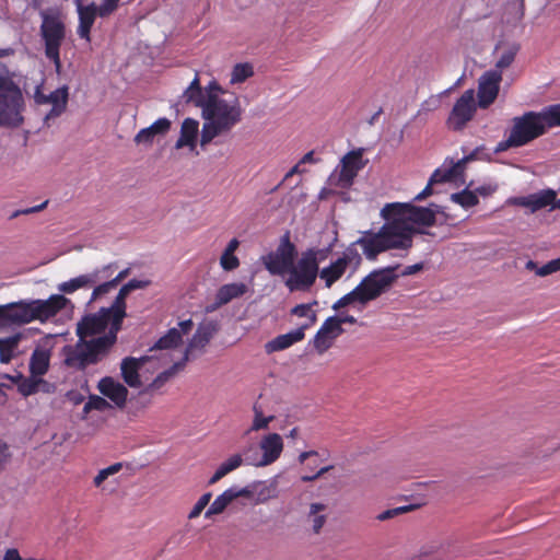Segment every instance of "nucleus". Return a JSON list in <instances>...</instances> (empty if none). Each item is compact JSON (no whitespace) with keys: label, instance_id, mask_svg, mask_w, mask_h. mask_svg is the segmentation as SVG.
<instances>
[{"label":"nucleus","instance_id":"f257e3e1","mask_svg":"<svg viewBox=\"0 0 560 560\" xmlns=\"http://www.w3.org/2000/svg\"><path fill=\"white\" fill-rule=\"evenodd\" d=\"M317 252L305 250L298 258V249L291 242L290 232H285L275 250L261 256L265 269L283 280L289 292H308L317 279Z\"/></svg>","mask_w":560,"mask_h":560},{"label":"nucleus","instance_id":"f03ea898","mask_svg":"<svg viewBox=\"0 0 560 560\" xmlns=\"http://www.w3.org/2000/svg\"><path fill=\"white\" fill-rule=\"evenodd\" d=\"M242 116L243 108L236 96L225 100L210 92L202 110L205 122L201 128L200 145L205 148L214 138L229 133L242 120Z\"/></svg>","mask_w":560,"mask_h":560},{"label":"nucleus","instance_id":"7ed1b4c3","mask_svg":"<svg viewBox=\"0 0 560 560\" xmlns=\"http://www.w3.org/2000/svg\"><path fill=\"white\" fill-rule=\"evenodd\" d=\"M67 303V298L54 294L47 300H21L0 305V328L22 326L34 320L45 323L65 308Z\"/></svg>","mask_w":560,"mask_h":560},{"label":"nucleus","instance_id":"20e7f679","mask_svg":"<svg viewBox=\"0 0 560 560\" xmlns=\"http://www.w3.org/2000/svg\"><path fill=\"white\" fill-rule=\"evenodd\" d=\"M361 246L368 260L374 261L381 253L392 248L408 249L412 246L411 230L402 220H386L378 232L364 231L354 242Z\"/></svg>","mask_w":560,"mask_h":560},{"label":"nucleus","instance_id":"39448f33","mask_svg":"<svg viewBox=\"0 0 560 560\" xmlns=\"http://www.w3.org/2000/svg\"><path fill=\"white\" fill-rule=\"evenodd\" d=\"M13 52L11 48L0 49V58ZM23 94L8 69L0 73V126L18 127L23 122Z\"/></svg>","mask_w":560,"mask_h":560},{"label":"nucleus","instance_id":"423d86ee","mask_svg":"<svg viewBox=\"0 0 560 560\" xmlns=\"http://www.w3.org/2000/svg\"><path fill=\"white\" fill-rule=\"evenodd\" d=\"M113 337L92 338L90 340L79 338L73 346H65L62 349L65 364L78 371H84L88 366L97 364L110 352Z\"/></svg>","mask_w":560,"mask_h":560},{"label":"nucleus","instance_id":"0eeeda50","mask_svg":"<svg viewBox=\"0 0 560 560\" xmlns=\"http://www.w3.org/2000/svg\"><path fill=\"white\" fill-rule=\"evenodd\" d=\"M545 128L537 112H526L512 119L509 137L500 141L495 152L520 148L545 135Z\"/></svg>","mask_w":560,"mask_h":560},{"label":"nucleus","instance_id":"6e6552de","mask_svg":"<svg viewBox=\"0 0 560 560\" xmlns=\"http://www.w3.org/2000/svg\"><path fill=\"white\" fill-rule=\"evenodd\" d=\"M386 220H402L411 230V236L416 233L430 234L422 229H415L412 224L433 226L436 221V211L429 207H419L411 203H388L382 210Z\"/></svg>","mask_w":560,"mask_h":560},{"label":"nucleus","instance_id":"1a4fd4ad","mask_svg":"<svg viewBox=\"0 0 560 560\" xmlns=\"http://www.w3.org/2000/svg\"><path fill=\"white\" fill-rule=\"evenodd\" d=\"M114 318L102 307L94 314L83 316L77 325L78 338L90 340L92 338H108L113 337L110 349L117 342V335L120 330L114 331Z\"/></svg>","mask_w":560,"mask_h":560},{"label":"nucleus","instance_id":"9d476101","mask_svg":"<svg viewBox=\"0 0 560 560\" xmlns=\"http://www.w3.org/2000/svg\"><path fill=\"white\" fill-rule=\"evenodd\" d=\"M398 268L399 265L388 266L375 269L365 276L357 285L362 298V304L376 300L389 290L399 276L396 273Z\"/></svg>","mask_w":560,"mask_h":560},{"label":"nucleus","instance_id":"9b49d317","mask_svg":"<svg viewBox=\"0 0 560 560\" xmlns=\"http://www.w3.org/2000/svg\"><path fill=\"white\" fill-rule=\"evenodd\" d=\"M40 36L45 44V56L54 62L56 71L61 69L60 47L66 37V26L57 18L45 15L40 25Z\"/></svg>","mask_w":560,"mask_h":560},{"label":"nucleus","instance_id":"f8f14e48","mask_svg":"<svg viewBox=\"0 0 560 560\" xmlns=\"http://www.w3.org/2000/svg\"><path fill=\"white\" fill-rule=\"evenodd\" d=\"M363 149H355L345 154L340 161V172L338 176L331 174L328 183L339 188H350L359 172L364 168L366 162L363 161Z\"/></svg>","mask_w":560,"mask_h":560},{"label":"nucleus","instance_id":"ddd939ff","mask_svg":"<svg viewBox=\"0 0 560 560\" xmlns=\"http://www.w3.org/2000/svg\"><path fill=\"white\" fill-rule=\"evenodd\" d=\"M477 110L474 90H466L460 97L455 102L446 125L454 131H459L465 128L470 121Z\"/></svg>","mask_w":560,"mask_h":560},{"label":"nucleus","instance_id":"4468645a","mask_svg":"<svg viewBox=\"0 0 560 560\" xmlns=\"http://www.w3.org/2000/svg\"><path fill=\"white\" fill-rule=\"evenodd\" d=\"M283 440L278 433H268L264 435L259 442L261 456L259 458L247 457V465L255 467H265L273 464L279 459L283 452Z\"/></svg>","mask_w":560,"mask_h":560},{"label":"nucleus","instance_id":"2eb2a0df","mask_svg":"<svg viewBox=\"0 0 560 560\" xmlns=\"http://www.w3.org/2000/svg\"><path fill=\"white\" fill-rule=\"evenodd\" d=\"M343 328L339 326L336 316L325 319L320 328L317 330L313 339V346L318 354L325 353L334 341L343 334Z\"/></svg>","mask_w":560,"mask_h":560},{"label":"nucleus","instance_id":"dca6fc26","mask_svg":"<svg viewBox=\"0 0 560 560\" xmlns=\"http://www.w3.org/2000/svg\"><path fill=\"white\" fill-rule=\"evenodd\" d=\"M501 79V74L493 71L481 77L478 88L479 107L488 108L495 101Z\"/></svg>","mask_w":560,"mask_h":560},{"label":"nucleus","instance_id":"f3484780","mask_svg":"<svg viewBox=\"0 0 560 560\" xmlns=\"http://www.w3.org/2000/svg\"><path fill=\"white\" fill-rule=\"evenodd\" d=\"M248 287L243 282L223 284L217 291L214 302L206 307V312L212 313L232 300L243 296Z\"/></svg>","mask_w":560,"mask_h":560},{"label":"nucleus","instance_id":"a211bd4d","mask_svg":"<svg viewBox=\"0 0 560 560\" xmlns=\"http://www.w3.org/2000/svg\"><path fill=\"white\" fill-rule=\"evenodd\" d=\"M100 393L110 399L116 407L124 408L128 398V389L110 376L103 377L97 385Z\"/></svg>","mask_w":560,"mask_h":560},{"label":"nucleus","instance_id":"6ab92c4d","mask_svg":"<svg viewBox=\"0 0 560 560\" xmlns=\"http://www.w3.org/2000/svg\"><path fill=\"white\" fill-rule=\"evenodd\" d=\"M240 497L252 498L253 491L248 487L242 489H226L223 493L214 499L209 509L206 511L205 516L210 517L212 515L221 514L232 501Z\"/></svg>","mask_w":560,"mask_h":560},{"label":"nucleus","instance_id":"aec40b11","mask_svg":"<svg viewBox=\"0 0 560 560\" xmlns=\"http://www.w3.org/2000/svg\"><path fill=\"white\" fill-rule=\"evenodd\" d=\"M147 357H127L122 359L120 364L121 377L128 386L133 388L141 386L142 383L140 380L139 371L147 363Z\"/></svg>","mask_w":560,"mask_h":560},{"label":"nucleus","instance_id":"412c9836","mask_svg":"<svg viewBox=\"0 0 560 560\" xmlns=\"http://www.w3.org/2000/svg\"><path fill=\"white\" fill-rule=\"evenodd\" d=\"M215 331L217 327L213 323L200 324L191 339L188 341L184 357H187L189 359V354L192 351H202L210 342Z\"/></svg>","mask_w":560,"mask_h":560},{"label":"nucleus","instance_id":"4be33fe9","mask_svg":"<svg viewBox=\"0 0 560 560\" xmlns=\"http://www.w3.org/2000/svg\"><path fill=\"white\" fill-rule=\"evenodd\" d=\"M78 14H79V26L77 33L80 38L85 39L88 43L91 42V28L96 19V4L91 3L83 5L80 1L78 2Z\"/></svg>","mask_w":560,"mask_h":560},{"label":"nucleus","instance_id":"5701e85b","mask_svg":"<svg viewBox=\"0 0 560 560\" xmlns=\"http://www.w3.org/2000/svg\"><path fill=\"white\" fill-rule=\"evenodd\" d=\"M556 198V191L552 189H545L538 192L521 197L517 201L520 206L528 208L532 212L541 210L548 206H552Z\"/></svg>","mask_w":560,"mask_h":560},{"label":"nucleus","instance_id":"b1692460","mask_svg":"<svg viewBox=\"0 0 560 560\" xmlns=\"http://www.w3.org/2000/svg\"><path fill=\"white\" fill-rule=\"evenodd\" d=\"M304 337H305V332H303L302 329L296 328L294 330H291L283 335H279V336L275 337L273 339L269 340L265 345V350L267 353L282 351V350L290 348L294 343L302 341L304 339Z\"/></svg>","mask_w":560,"mask_h":560},{"label":"nucleus","instance_id":"393cba45","mask_svg":"<svg viewBox=\"0 0 560 560\" xmlns=\"http://www.w3.org/2000/svg\"><path fill=\"white\" fill-rule=\"evenodd\" d=\"M171 129V120L168 118H159L155 120L151 126L141 129L136 136H135V142L137 144L144 143V144H151L154 140L155 136H163L168 132Z\"/></svg>","mask_w":560,"mask_h":560},{"label":"nucleus","instance_id":"a878e982","mask_svg":"<svg viewBox=\"0 0 560 560\" xmlns=\"http://www.w3.org/2000/svg\"><path fill=\"white\" fill-rule=\"evenodd\" d=\"M101 270H95L91 273L80 275L69 281L62 282L58 285L60 292L70 294L82 288H91L98 281Z\"/></svg>","mask_w":560,"mask_h":560},{"label":"nucleus","instance_id":"bb28decb","mask_svg":"<svg viewBox=\"0 0 560 560\" xmlns=\"http://www.w3.org/2000/svg\"><path fill=\"white\" fill-rule=\"evenodd\" d=\"M347 262L345 259H336L331 261L327 267L318 270L317 277L324 282L326 288H330L336 283L347 271Z\"/></svg>","mask_w":560,"mask_h":560},{"label":"nucleus","instance_id":"cd10ccee","mask_svg":"<svg viewBox=\"0 0 560 560\" xmlns=\"http://www.w3.org/2000/svg\"><path fill=\"white\" fill-rule=\"evenodd\" d=\"M199 122L192 118H186L180 127V135L175 143L176 149L184 147H190L191 149L196 145L198 136Z\"/></svg>","mask_w":560,"mask_h":560},{"label":"nucleus","instance_id":"c85d7f7f","mask_svg":"<svg viewBox=\"0 0 560 560\" xmlns=\"http://www.w3.org/2000/svg\"><path fill=\"white\" fill-rule=\"evenodd\" d=\"M68 91V86H62L48 95V103L52 104V107L45 116L46 121L59 117L66 110L69 96Z\"/></svg>","mask_w":560,"mask_h":560},{"label":"nucleus","instance_id":"c756f323","mask_svg":"<svg viewBox=\"0 0 560 560\" xmlns=\"http://www.w3.org/2000/svg\"><path fill=\"white\" fill-rule=\"evenodd\" d=\"M128 292L121 287L113 304L109 307H105L114 318V331L121 330L124 318L126 317V299Z\"/></svg>","mask_w":560,"mask_h":560},{"label":"nucleus","instance_id":"7c9ffc66","mask_svg":"<svg viewBox=\"0 0 560 560\" xmlns=\"http://www.w3.org/2000/svg\"><path fill=\"white\" fill-rule=\"evenodd\" d=\"M50 352L46 349L36 348L30 359V372L32 376L40 377L49 369Z\"/></svg>","mask_w":560,"mask_h":560},{"label":"nucleus","instance_id":"2f4dec72","mask_svg":"<svg viewBox=\"0 0 560 560\" xmlns=\"http://www.w3.org/2000/svg\"><path fill=\"white\" fill-rule=\"evenodd\" d=\"M327 505L324 503L315 502L311 503L310 511L307 513V522L311 524V528L314 534H319L327 522V515L325 514Z\"/></svg>","mask_w":560,"mask_h":560},{"label":"nucleus","instance_id":"473e14b6","mask_svg":"<svg viewBox=\"0 0 560 560\" xmlns=\"http://www.w3.org/2000/svg\"><path fill=\"white\" fill-rule=\"evenodd\" d=\"M22 339L21 334H15L5 338H0V362L9 363L13 357L14 352L19 347V343Z\"/></svg>","mask_w":560,"mask_h":560},{"label":"nucleus","instance_id":"72a5a7b5","mask_svg":"<svg viewBox=\"0 0 560 560\" xmlns=\"http://www.w3.org/2000/svg\"><path fill=\"white\" fill-rule=\"evenodd\" d=\"M314 305H317V301L307 304H298L290 311L291 315L307 318V322L298 328L302 329L303 332H305L306 329L311 328L317 320L316 313L312 310Z\"/></svg>","mask_w":560,"mask_h":560},{"label":"nucleus","instance_id":"f704fd0d","mask_svg":"<svg viewBox=\"0 0 560 560\" xmlns=\"http://www.w3.org/2000/svg\"><path fill=\"white\" fill-rule=\"evenodd\" d=\"M243 464L242 455L234 454L230 458H228L225 462H223L215 472L212 475V477L209 480V485H214L219 480H221L224 476L230 474L231 471L237 469Z\"/></svg>","mask_w":560,"mask_h":560},{"label":"nucleus","instance_id":"c9c22d12","mask_svg":"<svg viewBox=\"0 0 560 560\" xmlns=\"http://www.w3.org/2000/svg\"><path fill=\"white\" fill-rule=\"evenodd\" d=\"M182 342V334L177 328H171L158 339L151 350H168L176 348Z\"/></svg>","mask_w":560,"mask_h":560},{"label":"nucleus","instance_id":"e433bc0d","mask_svg":"<svg viewBox=\"0 0 560 560\" xmlns=\"http://www.w3.org/2000/svg\"><path fill=\"white\" fill-rule=\"evenodd\" d=\"M188 362L187 357H183V359L178 362H175L171 368L161 372L151 383L150 387L154 389L161 388L166 382H168L178 371L183 370Z\"/></svg>","mask_w":560,"mask_h":560},{"label":"nucleus","instance_id":"4c0bfd02","mask_svg":"<svg viewBox=\"0 0 560 560\" xmlns=\"http://www.w3.org/2000/svg\"><path fill=\"white\" fill-rule=\"evenodd\" d=\"M40 385H47V382L40 377L32 376L31 377H22L18 383V390L24 397H28L31 395L39 392Z\"/></svg>","mask_w":560,"mask_h":560},{"label":"nucleus","instance_id":"58836bf2","mask_svg":"<svg viewBox=\"0 0 560 560\" xmlns=\"http://www.w3.org/2000/svg\"><path fill=\"white\" fill-rule=\"evenodd\" d=\"M538 114L546 132L549 128L560 126V104L550 105Z\"/></svg>","mask_w":560,"mask_h":560},{"label":"nucleus","instance_id":"ea45409f","mask_svg":"<svg viewBox=\"0 0 560 560\" xmlns=\"http://www.w3.org/2000/svg\"><path fill=\"white\" fill-rule=\"evenodd\" d=\"M182 100L186 104H194L197 107L205 109V105L208 102V94L203 93V90H195L187 88L182 95Z\"/></svg>","mask_w":560,"mask_h":560},{"label":"nucleus","instance_id":"a19ab883","mask_svg":"<svg viewBox=\"0 0 560 560\" xmlns=\"http://www.w3.org/2000/svg\"><path fill=\"white\" fill-rule=\"evenodd\" d=\"M254 74L253 67L249 63H236L231 72L232 84L242 83Z\"/></svg>","mask_w":560,"mask_h":560},{"label":"nucleus","instance_id":"79ce46f5","mask_svg":"<svg viewBox=\"0 0 560 560\" xmlns=\"http://www.w3.org/2000/svg\"><path fill=\"white\" fill-rule=\"evenodd\" d=\"M254 411V420L250 425L249 431H260L267 429L269 423L273 421V416L265 417L262 413V409L259 405L255 404L253 407Z\"/></svg>","mask_w":560,"mask_h":560},{"label":"nucleus","instance_id":"37998d69","mask_svg":"<svg viewBox=\"0 0 560 560\" xmlns=\"http://www.w3.org/2000/svg\"><path fill=\"white\" fill-rule=\"evenodd\" d=\"M451 199L464 208L475 207L479 202L476 194L468 189L452 194Z\"/></svg>","mask_w":560,"mask_h":560},{"label":"nucleus","instance_id":"c03bdc74","mask_svg":"<svg viewBox=\"0 0 560 560\" xmlns=\"http://www.w3.org/2000/svg\"><path fill=\"white\" fill-rule=\"evenodd\" d=\"M520 50L518 44L510 45L498 59L495 67L499 69L509 68L515 60V57Z\"/></svg>","mask_w":560,"mask_h":560},{"label":"nucleus","instance_id":"a18cd8bd","mask_svg":"<svg viewBox=\"0 0 560 560\" xmlns=\"http://www.w3.org/2000/svg\"><path fill=\"white\" fill-rule=\"evenodd\" d=\"M108 408H110V405L105 398L91 395L83 407V415L85 417L92 410L105 411Z\"/></svg>","mask_w":560,"mask_h":560},{"label":"nucleus","instance_id":"49530a36","mask_svg":"<svg viewBox=\"0 0 560 560\" xmlns=\"http://www.w3.org/2000/svg\"><path fill=\"white\" fill-rule=\"evenodd\" d=\"M316 468H317V463L316 462H308L305 465V469H308L312 474L302 475L301 476V480L303 482L314 481V480L318 479L319 477H322L327 471H329L330 469H332V466H326V467H323V468L318 469L316 472H313Z\"/></svg>","mask_w":560,"mask_h":560},{"label":"nucleus","instance_id":"de8ad7c7","mask_svg":"<svg viewBox=\"0 0 560 560\" xmlns=\"http://www.w3.org/2000/svg\"><path fill=\"white\" fill-rule=\"evenodd\" d=\"M353 302H359L362 304V298H361L357 287L352 291H350L349 293H347L346 295L340 298L338 301H336L335 304L332 305V308L335 311H338L345 306H348L349 304H351Z\"/></svg>","mask_w":560,"mask_h":560},{"label":"nucleus","instance_id":"09e8293b","mask_svg":"<svg viewBox=\"0 0 560 560\" xmlns=\"http://www.w3.org/2000/svg\"><path fill=\"white\" fill-rule=\"evenodd\" d=\"M211 498V492L203 493L189 512L188 518L192 520L198 517L201 514V512L206 509V506L209 504Z\"/></svg>","mask_w":560,"mask_h":560},{"label":"nucleus","instance_id":"8fccbe9b","mask_svg":"<svg viewBox=\"0 0 560 560\" xmlns=\"http://www.w3.org/2000/svg\"><path fill=\"white\" fill-rule=\"evenodd\" d=\"M120 0H104L98 7L96 5V15L101 18L109 16L118 8Z\"/></svg>","mask_w":560,"mask_h":560},{"label":"nucleus","instance_id":"3c124183","mask_svg":"<svg viewBox=\"0 0 560 560\" xmlns=\"http://www.w3.org/2000/svg\"><path fill=\"white\" fill-rule=\"evenodd\" d=\"M220 265L223 270L225 271H232L240 266V259L234 255L230 253H222L220 258Z\"/></svg>","mask_w":560,"mask_h":560},{"label":"nucleus","instance_id":"603ef678","mask_svg":"<svg viewBox=\"0 0 560 560\" xmlns=\"http://www.w3.org/2000/svg\"><path fill=\"white\" fill-rule=\"evenodd\" d=\"M559 270H560V257L552 259V260L548 261L547 264H545L544 266L539 267L536 270V275L539 277H546V276H549Z\"/></svg>","mask_w":560,"mask_h":560},{"label":"nucleus","instance_id":"864d4df0","mask_svg":"<svg viewBox=\"0 0 560 560\" xmlns=\"http://www.w3.org/2000/svg\"><path fill=\"white\" fill-rule=\"evenodd\" d=\"M453 170H441L436 168L433 174L430 177V184H439V183H446L451 182L454 178L452 177Z\"/></svg>","mask_w":560,"mask_h":560},{"label":"nucleus","instance_id":"5fc2aeb1","mask_svg":"<svg viewBox=\"0 0 560 560\" xmlns=\"http://www.w3.org/2000/svg\"><path fill=\"white\" fill-rule=\"evenodd\" d=\"M114 289H116V287L114 282H112L110 280L96 285L93 289L91 301H96L97 299L109 293Z\"/></svg>","mask_w":560,"mask_h":560},{"label":"nucleus","instance_id":"6e6d98bb","mask_svg":"<svg viewBox=\"0 0 560 560\" xmlns=\"http://www.w3.org/2000/svg\"><path fill=\"white\" fill-rule=\"evenodd\" d=\"M355 245L354 242L347 247V249L345 250V253L342 254V256H340L338 259H345L346 262H347V268L349 267V265L352 262V261H355V264H360L361 261V256L360 254L358 253L357 248H355Z\"/></svg>","mask_w":560,"mask_h":560},{"label":"nucleus","instance_id":"4d7b16f0","mask_svg":"<svg viewBox=\"0 0 560 560\" xmlns=\"http://www.w3.org/2000/svg\"><path fill=\"white\" fill-rule=\"evenodd\" d=\"M48 202H49L48 200H45L40 205L34 206V207L15 210L14 212L11 213L10 220L15 219V218H18L20 215H27V214H32V213H36V212L43 211L44 209L47 208Z\"/></svg>","mask_w":560,"mask_h":560},{"label":"nucleus","instance_id":"13d9d810","mask_svg":"<svg viewBox=\"0 0 560 560\" xmlns=\"http://www.w3.org/2000/svg\"><path fill=\"white\" fill-rule=\"evenodd\" d=\"M412 509L411 505H406V506H399V508H395V509H389V510H386L384 512H382L381 514L377 515V520L378 521H387L392 517H395L399 514H404L408 511H410Z\"/></svg>","mask_w":560,"mask_h":560},{"label":"nucleus","instance_id":"bf43d9fd","mask_svg":"<svg viewBox=\"0 0 560 560\" xmlns=\"http://www.w3.org/2000/svg\"><path fill=\"white\" fill-rule=\"evenodd\" d=\"M11 453L9 445L0 440V471L4 469L5 465L10 460Z\"/></svg>","mask_w":560,"mask_h":560},{"label":"nucleus","instance_id":"052dcab7","mask_svg":"<svg viewBox=\"0 0 560 560\" xmlns=\"http://www.w3.org/2000/svg\"><path fill=\"white\" fill-rule=\"evenodd\" d=\"M471 159H472V155L463 158L462 160H458L453 166L448 167L447 170H453L452 177L456 178L457 176H459L464 171L466 162Z\"/></svg>","mask_w":560,"mask_h":560},{"label":"nucleus","instance_id":"680f3d73","mask_svg":"<svg viewBox=\"0 0 560 560\" xmlns=\"http://www.w3.org/2000/svg\"><path fill=\"white\" fill-rule=\"evenodd\" d=\"M148 285H149V281H142V280L132 279L129 282H127L126 284H124L122 288L128 293H130L133 290L143 289V288H145Z\"/></svg>","mask_w":560,"mask_h":560},{"label":"nucleus","instance_id":"e2e57ef3","mask_svg":"<svg viewBox=\"0 0 560 560\" xmlns=\"http://www.w3.org/2000/svg\"><path fill=\"white\" fill-rule=\"evenodd\" d=\"M422 269H423L422 262L410 265V266H407L402 270L401 276H411V275H415V273L421 271Z\"/></svg>","mask_w":560,"mask_h":560},{"label":"nucleus","instance_id":"0e129e2a","mask_svg":"<svg viewBox=\"0 0 560 560\" xmlns=\"http://www.w3.org/2000/svg\"><path fill=\"white\" fill-rule=\"evenodd\" d=\"M300 166H301V164H300V163L295 164V165H294V166H293V167H292V168H291V170L285 174V176H284L283 180H282L280 184H278V185L272 189V191L277 190V189L281 186V184H282L284 180H287L288 178H290V177H291V176H293L294 174H301V173H303V172H304V170H302Z\"/></svg>","mask_w":560,"mask_h":560},{"label":"nucleus","instance_id":"69168bd1","mask_svg":"<svg viewBox=\"0 0 560 560\" xmlns=\"http://www.w3.org/2000/svg\"><path fill=\"white\" fill-rule=\"evenodd\" d=\"M432 186H433V184H430V182H429L428 185L423 188V190L420 191L415 197V200L416 201H421V200H424L425 198H428L429 196H431L433 194Z\"/></svg>","mask_w":560,"mask_h":560},{"label":"nucleus","instance_id":"338daca9","mask_svg":"<svg viewBox=\"0 0 560 560\" xmlns=\"http://www.w3.org/2000/svg\"><path fill=\"white\" fill-rule=\"evenodd\" d=\"M3 560H24L21 558L18 549L10 548L5 551Z\"/></svg>","mask_w":560,"mask_h":560},{"label":"nucleus","instance_id":"774afa93","mask_svg":"<svg viewBox=\"0 0 560 560\" xmlns=\"http://www.w3.org/2000/svg\"><path fill=\"white\" fill-rule=\"evenodd\" d=\"M178 326H179V328H180V330H179V331H180V334H182V336H183V335L188 334V332L191 330V328H192V326H194V323H192V320H191V319H186V320H182V322H179V323H178Z\"/></svg>","mask_w":560,"mask_h":560}]
</instances>
